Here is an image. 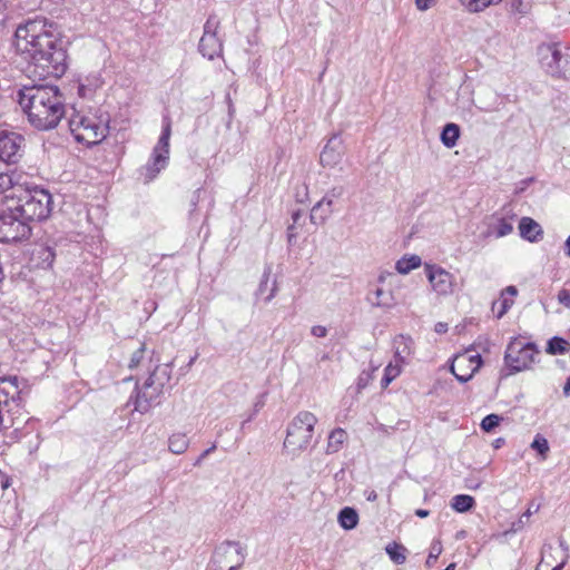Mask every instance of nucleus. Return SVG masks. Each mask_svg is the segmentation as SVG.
<instances>
[{
  "mask_svg": "<svg viewBox=\"0 0 570 570\" xmlns=\"http://www.w3.org/2000/svg\"><path fill=\"white\" fill-rule=\"evenodd\" d=\"M14 47L36 77L59 78L65 73L66 51L43 21L31 20L19 26L14 33Z\"/></svg>",
  "mask_w": 570,
  "mask_h": 570,
  "instance_id": "nucleus-1",
  "label": "nucleus"
},
{
  "mask_svg": "<svg viewBox=\"0 0 570 570\" xmlns=\"http://www.w3.org/2000/svg\"><path fill=\"white\" fill-rule=\"evenodd\" d=\"M19 105L39 130L58 126L65 115L63 97L57 86L35 85L19 91Z\"/></svg>",
  "mask_w": 570,
  "mask_h": 570,
  "instance_id": "nucleus-2",
  "label": "nucleus"
},
{
  "mask_svg": "<svg viewBox=\"0 0 570 570\" xmlns=\"http://www.w3.org/2000/svg\"><path fill=\"white\" fill-rule=\"evenodd\" d=\"M12 204L13 213L22 217L28 225L33 222H42L49 218L52 210V196L43 188L29 186L21 180L7 197Z\"/></svg>",
  "mask_w": 570,
  "mask_h": 570,
  "instance_id": "nucleus-3",
  "label": "nucleus"
},
{
  "mask_svg": "<svg viewBox=\"0 0 570 570\" xmlns=\"http://www.w3.org/2000/svg\"><path fill=\"white\" fill-rule=\"evenodd\" d=\"M316 423L317 417L312 412H298L287 428L284 449L293 455L305 451L312 442Z\"/></svg>",
  "mask_w": 570,
  "mask_h": 570,
  "instance_id": "nucleus-4",
  "label": "nucleus"
},
{
  "mask_svg": "<svg viewBox=\"0 0 570 570\" xmlns=\"http://www.w3.org/2000/svg\"><path fill=\"white\" fill-rule=\"evenodd\" d=\"M3 205L4 208L0 210V242L14 243L29 239L32 234L31 225L18 216V213H13L11 203L4 202Z\"/></svg>",
  "mask_w": 570,
  "mask_h": 570,
  "instance_id": "nucleus-5",
  "label": "nucleus"
},
{
  "mask_svg": "<svg viewBox=\"0 0 570 570\" xmlns=\"http://www.w3.org/2000/svg\"><path fill=\"white\" fill-rule=\"evenodd\" d=\"M539 354L537 345L523 337H514L505 350L504 362L511 372L529 370Z\"/></svg>",
  "mask_w": 570,
  "mask_h": 570,
  "instance_id": "nucleus-6",
  "label": "nucleus"
},
{
  "mask_svg": "<svg viewBox=\"0 0 570 570\" xmlns=\"http://www.w3.org/2000/svg\"><path fill=\"white\" fill-rule=\"evenodd\" d=\"M160 366H156L145 381L141 389L137 391L135 409L138 411H147L150 402L159 396L165 383L169 380L168 374L163 371V376L158 375Z\"/></svg>",
  "mask_w": 570,
  "mask_h": 570,
  "instance_id": "nucleus-7",
  "label": "nucleus"
},
{
  "mask_svg": "<svg viewBox=\"0 0 570 570\" xmlns=\"http://www.w3.org/2000/svg\"><path fill=\"white\" fill-rule=\"evenodd\" d=\"M23 386H20V380L17 375L0 377V405L7 407L8 412L17 411L24 404L23 389L27 387V381L22 380Z\"/></svg>",
  "mask_w": 570,
  "mask_h": 570,
  "instance_id": "nucleus-8",
  "label": "nucleus"
},
{
  "mask_svg": "<svg viewBox=\"0 0 570 570\" xmlns=\"http://www.w3.org/2000/svg\"><path fill=\"white\" fill-rule=\"evenodd\" d=\"M480 353L468 348L454 355L451 363V372L460 382H468L482 366Z\"/></svg>",
  "mask_w": 570,
  "mask_h": 570,
  "instance_id": "nucleus-9",
  "label": "nucleus"
},
{
  "mask_svg": "<svg viewBox=\"0 0 570 570\" xmlns=\"http://www.w3.org/2000/svg\"><path fill=\"white\" fill-rule=\"evenodd\" d=\"M243 563L244 554L237 543L222 544L213 556L214 570H237Z\"/></svg>",
  "mask_w": 570,
  "mask_h": 570,
  "instance_id": "nucleus-10",
  "label": "nucleus"
},
{
  "mask_svg": "<svg viewBox=\"0 0 570 570\" xmlns=\"http://www.w3.org/2000/svg\"><path fill=\"white\" fill-rule=\"evenodd\" d=\"M424 268L431 287L438 296H449L454 293L455 277L453 274L432 264H425Z\"/></svg>",
  "mask_w": 570,
  "mask_h": 570,
  "instance_id": "nucleus-11",
  "label": "nucleus"
},
{
  "mask_svg": "<svg viewBox=\"0 0 570 570\" xmlns=\"http://www.w3.org/2000/svg\"><path fill=\"white\" fill-rule=\"evenodd\" d=\"M218 26L219 21L216 17L210 16L204 26V35L199 41L200 53L209 60L218 57L223 50V45L216 35Z\"/></svg>",
  "mask_w": 570,
  "mask_h": 570,
  "instance_id": "nucleus-12",
  "label": "nucleus"
},
{
  "mask_svg": "<svg viewBox=\"0 0 570 570\" xmlns=\"http://www.w3.org/2000/svg\"><path fill=\"white\" fill-rule=\"evenodd\" d=\"M541 67L552 77H561L562 53L557 43H542L537 49Z\"/></svg>",
  "mask_w": 570,
  "mask_h": 570,
  "instance_id": "nucleus-13",
  "label": "nucleus"
},
{
  "mask_svg": "<svg viewBox=\"0 0 570 570\" xmlns=\"http://www.w3.org/2000/svg\"><path fill=\"white\" fill-rule=\"evenodd\" d=\"M80 125L87 134H76L75 138L78 142H101L106 138L108 129L106 124H97L92 119L82 118Z\"/></svg>",
  "mask_w": 570,
  "mask_h": 570,
  "instance_id": "nucleus-14",
  "label": "nucleus"
},
{
  "mask_svg": "<svg viewBox=\"0 0 570 570\" xmlns=\"http://www.w3.org/2000/svg\"><path fill=\"white\" fill-rule=\"evenodd\" d=\"M343 193L342 187H334L313 208L311 218L314 222L323 223L333 212V199L338 198Z\"/></svg>",
  "mask_w": 570,
  "mask_h": 570,
  "instance_id": "nucleus-15",
  "label": "nucleus"
},
{
  "mask_svg": "<svg viewBox=\"0 0 570 570\" xmlns=\"http://www.w3.org/2000/svg\"><path fill=\"white\" fill-rule=\"evenodd\" d=\"M169 145L156 146L153 153V161L146 168V181L153 180L158 173L167 166L169 159Z\"/></svg>",
  "mask_w": 570,
  "mask_h": 570,
  "instance_id": "nucleus-16",
  "label": "nucleus"
},
{
  "mask_svg": "<svg viewBox=\"0 0 570 570\" xmlns=\"http://www.w3.org/2000/svg\"><path fill=\"white\" fill-rule=\"evenodd\" d=\"M519 230L522 238L535 243L543 236L541 226L531 217H522L519 223Z\"/></svg>",
  "mask_w": 570,
  "mask_h": 570,
  "instance_id": "nucleus-17",
  "label": "nucleus"
},
{
  "mask_svg": "<svg viewBox=\"0 0 570 570\" xmlns=\"http://www.w3.org/2000/svg\"><path fill=\"white\" fill-rule=\"evenodd\" d=\"M393 347L395 360L405 363L406 358L413 353L414 342L410 336L400 334L394 337Z\"/></svg>",
  "mask_w": 570,
  "mask_h": 570,
  "instance_id": "nucleus-18",
  "label": "nucleus"
},
{
  "mask_svg": "<svg viewBox=\"0 0 570 570\" xmlns=\"http://www.w3.org/2000/svg\"><path fill=\"white\" fill-rule=\"evenodd\" d=\"M32 259L38 268H52L56 261V252L48 245H39L32 253Z\"/></svg>",
  "mask_w": 570,
  "mask_h": 570,
  "instance_id": "nucleus-19",
  "label": "nucleus"
},
{
  "mask_svg": "<svg viewBox=\"0 0 570 570\" xmlns=\"http://www.w3.org/2000/svg\"><path fill=\"white\" fill-rule=\"evenodd\" d=\"M517 294L515 286H508L502 291L500 299L492 305V309L497 312L498 317H502L512 307Z\"/></svg>",
  "mask_w": 570,
  "mask_h": 570,
  "instance_id": "nucleus-20",
  "label": "nucleus"
},
{
  "mask_svg": "<svg viewBox=\"0 0 570 570\" xmlns=\"http://www.w3.org/2000/svg\"><path fill=\"white\" fill-rule=\"evenodd\" d=\"M20 180L21 175L16 171H0V196L2 197V203L7 202L8 195L14 191Z\"/></svg>",
  "mask_w": 570,
  "mask_h": 570,
  "instance_id": "nucleus-21",
  "label": "nucleus"
},
{
  "mask_svg": "<svg viewBox=\"0 0 570 570\" xmlns=\"http://www.w3.org/2000/svg\"><path fill=\"white\" fill-rule=\"evenodd\" d=\"M346 440H347V433L344 429H342V428L334 429L328 435L326 452L327 453L338 452L343 448V444L346 442Z\"/></svg>",
  "mask_w": 570,
  "mask_h": 570,
  "instance_id": "nucleus-22",
  "label": "nucleus"
},
{
  "mask_svg": "<svg viewBox=\"0 0 570 570\" xmlns=\"http://www.w3.org/2000/svg\"><path fill=\"white\" fill-rule=\"evenodd\" d=\"M22 157L20 145H0V163L17 164Z\"/></svg>",
  "mask_w": 570,
  "mask_h": 570,
  "instance_id": "nucleus-23",
  "label": "nucleus"
},
{
  "mask_svg": "<svg viewBox=\"0 0 570 570\" xmlns=\"http://www.w3.org/2000/svg\"><path fill=\"white\" fill-rule=\"evenodd\" d=\"M385 551L389 556V558L395 563V564H403L406 561L407 558V549L396 541L390 542L385 547Z\"/></svg>",
  "mask_w": 570,
  "mask_h": 570,
  "instance_id": "nucleus-24",
  "label": "nucleus"
},
{
  "mask_svg": "<svg viewBox=\"0 0 570 570\" xmlns=\"http://www.w3.org/2000/svg\"><path fill=\"white\" fill-rule=\"evenodd\" d=\"M189 446V440L185 433H174L169 436L168 449L174 454H183Z\"/></svg>",
  "mask_w": 570,
  "mask_h": 570,
  "instance_id": "nucleus-25",
  "label": "nucleus"
},
{
  "mask_svg": "<svg viewBox=\"0 0 570 570\" xmlns=\"http://www.w3.org/2000/svg\"><path fill=\"white\" fill-rule=\"evenodd\" d=\"M404 363H400L395 360V363H389L384 368V374L381 380V387L383 390L387 389V386L401 375L402 373V365Z\"/></svg>",
  "mask_w": 570,
  "mask_h": 570,
  "instance_id": "nucleus-26",
  "label": "nucleus"
},
{
  "mask_svg": "<svg viewBox=\"0 0 570 570\" xmlns=\"http://www.w3.org/2000/svg\"><path fill=\"white\" fill-rule=\"evenodd\" d=\"M338 522L343 529L352 530L358 523V514L353 508L346 507L341 510L338 514Z\"/></svg>",
  "mask_w": 570,
  "mask_h": 570,
  "instance_id": "nucleus-27",
  "label": "nucleus"
},
{
  "mask_svg": "<svg viewBox=\"0 0 570 570\" xmlns=\"http://www.w3.org/2000/svg\"><path fill=\"white\" fill-rule=\"evenodd\" d=\"M570 351V343L560 337L553 336L548 341L546 352L550 355H563Z\"/></svg>",
  "mask_w": 570,
  "mask_h": 570,
  "instance_id": "nucleus-28",
  "label": "nucleus"
},
{
  "mask_svg": "<svg viewBox=\"0 0 570 570\" xmlns=\"http://www.w3.org/2000/svg\"><path fill=\"white\" fill-rule=\"evenodd\" d=\"M475 504V500L469 494H456L451 500V507L454 511L463 513L471 510Z\"/></svg>",
  "mask_w": 570,
  "mask_h": 570,
  "instance_id": "nucleus-29",
  "label": "nucleus"
},
{
  "mask_svg": "<svg viewBox=\"0 0 570 570\" xmlns=\"http://www.w3.org/2000/svg\"><path fill=\"white\" fill-rule=\"evenodd\" d=\"M421 257L417 255L404 256L396 262L395 268L400 274H407L421 266Z\"/></svg>",
  "mask_w": 570,
  "mask_h": 570,
  "instance_id": "nucleus-30",
  "label": "nucleus"
},
{
  "mask_svg": "<svg viewBox=\"0 0 570 570\" xmlns=\"http://www.w3.org/2000/svg\"><path fill=\"white\" fill-rule=\"evenodd\" d=\"M501 0H461V4L471 13L481 12L491 4H497Z\"/></svg>",
  "mask_w": 570,
  "mask_h": 570,
  "instance_id": "nucleus-31",
  "label": "nucleus"
},
{
  "mask_svg": "<svg viewBox=\"0 0 570 570\" xmlns=\"http://www.w3.org/2000/svg\"><path fill=\"white\" fill-rule=\"evenodd\" d=\"M531 449L538 452L542 461L547 460L550 446L548 440L543 435L537 434L534 436L531 443Z\"/></svg>",
  "mask_w": 570,
  "mask_h": 570,
  "instance_id": "nucleus-32",
  "label": "nucleus"
},
{
  "mask_svg": "<svg viewBox=\"0 0 570 570\" xmlns=\"http://www.w3.org/2000/svg\"><path fill=\"white\" fill-rule=\"evenodd\" d=\"M460 137V127L456 124H448L441 132L442 142H455Z\"/></svg>",
  "mask_w": 570,
  "mask_h": 570,
  "instance_id": "nucleus-33",
  "label": "nucleus"
},
{
  "mask_svg": "<svg viewBox=\"0 0 570 570\" xmlns=\"http://www.w3.org/2000/svg\"><path fill=\"white\" fill-rule=\"evenodd\" d=\"M502 417L498 414H489L481 421V429L484 432H492L497 426L500 425Z\"/></svg>",
  "mask_w": 570,
  "mask_h": 570,
  "instance_id": "nucleus-34",
  "label": "nucleus"
},
{
  "mask_svg": "<svg viewBox=\"0 0 570 570\" xmlns=\"http://www.w3.org/2000/svg\"><path fill=\"white\" fill-rule=\"evenodd\" d=\"M511 12L518 13L520 16H525L530 11V3L528 0H511Z\"/></svg>",
  "mask_w": 570,
  "mask_h": 570,
  "instance_id": "nucleus-35",
  "label": "nucleus"
},
{
  "mask_svg": "<svg viewBox=\"0 0 570 570\" xmlns=\"http://www.w3.org/2000/svg\"><path fill=\"white\" fill-rule=\"evenodd\" d=\"M145 351H146L145 344H141L139 346V348L132 353L129 364H128L129 368L134 370L140 365L142 358H144V355H145Z\"/></svg>",
  "mask_w": 570,
  "mask_h": 570,
  "instance_id": "nucleus-36",
  "label": "nucleus"
},
{
  "mask_svg": "<svg viewBox=\"0 0 570 570\" xmlns=\"http://www.w3.org/2000/svg\"><path fill=\"white\" fill-rule=\"evenodd\" d=\"M558 302L570 308V291L566 288L560 289L558 293Z\"/></svg>",
  "mask_w": 570,
  "mask_h": 570,
  "instance_id": "nucleus-37",
  "label": "nucleus"
},
{
  "mask_svg": "<svg viewBox=\"0 0 570 570\" xmlns=\"http://www.w3.org/2000/svg\"><path fill=\"white\" fill-rule=\"evenodd\" d=\"M169 138H170V121L168 120V118H165L163 132L158 139V142H168Z\"/></svg>",
  "mask_w": 570,
  "mask_h": 570,
  "instance_id": "nucleus-38",
  "label": "nucleus"
},
{
  "mask_svg": "<svg viewBox=\"0 0 570 570\" xmlns=\"http://www.w3.org/2000/svg\"><path fill=\"white\" fill-rule=\"evenodd\" d=\"M18 138H19V136L16 132H8L4 130H2L0 132V142L6 141V142L13 144V142H17Z\"/></svg>",
  "mask_w": 570,
  "mask_h": 570,
  "instance_id": "nucleus-39",
  "label": "nucleus"
},
{
  "mask_svg": "<svg viewBox=\"0 0 570 570\" xmlns=\"http://www.w3.org/2000/svg\"><path fill=\"white\" fill-rule=\"evenodd\" d=\"M312 334L315 336V337H325L326 334H327V330L325 326H322V325H315L312 327L311 330Z\"/></svg>",
  "mask_w": 570,
  "mask_h": 570,
  "instance_id": "nucleus-40",
  "label": "nucleus"
},
{
  "mask_svg": "<svg viewBox=\"0 0 570 570\" xmlns=\"http://www.w3.org/2000/svg\"><path fill=\"white\" fill-rule=\"evenodd\" d=\"M383 294H384L383 289L377 288L375 291V299L372 303L376 306H390V304L387 302H384L381 299Z\"/></svg>",
  "mask_w": 570,
  "mask_h": 570,
  "instance_id": "nucleus-41",
  "label": "nucleus"
},
{
  "mask_svg": "<svg viewBox=\"0 0 570 570\" xmlns=\"http://www.w3.org/2000/svg\"><path fill=\"white\" fill-rule=\"evenodd\" d=\"M433 0H415L416 9L420 11H426L431 8Z\"/></svg>",
  "mask_w": 570,
  "mask_h": 570,
  "instance_id": "nucleus-42",
  "label": "nucleus"
},
{
  "mask_svg": "<svg viewBox=\"0 0 570 570\" xmlns=\"http://www.w3.org/2000/svg\"><path fill=\"white\" fill-rule=\"evenodd\" d=\"M511 232H512V225L507 223L505 220H502L500 223L499 235L504 236V235L510 234Z\"/></svg>",
  "mask_w": 570,
  "mask_h": 570,
  "instance_id": "nucleus-43",
  "label": "nucleus"
},
{
  "mask_svg": "<svg viewBox=\"0 0 570 570\" xmlns=\"http://www.w3.org/2000/svg\"><path fill=\"white\" fill-rule=\"evenodd\" d=\"M434 331L438 333V334H444L448 332V324L446 323H443V322H439L435 324L434 326Z\"/></svg>",
  "mask_w": 570,
  "mask_h": 570,
  "instance_id": "nucleus-44",
  "label": "nucleus"
},
{
  "mask_svg": "<svg viewBox=\"0 0 570 570\" xmlns=\"http://www.w3.org/2000/svg\"><path fill=\"white\" fill-rule=\"evenodd\" d=\"M334 150L333 148L330 146V145H325L324 147V150L322 151L321 154V161L322 163H325L326 161V157L332 154Z\"/></svg>",
  "mask_w": 570,
  "mask_h": 570,
  "instance_id": "nucleus-45",
  "label": "nucleus"
},
{
  "mask_svg": "<svg viewBox=\"0 0 570 570\" xmlns=\"http://www.w3.org/2000/svg\"><path fill=\"white\" fill-rule=\"evenodd\" d=\"M429 514H430L429 510H424V509L415 510V515H417L419 518H426Z\"/></svg>",
  "mask_w": 570,
  "mask_h": 570,
  "instance_id": "nucleus-46",
  "label": "nucleus"
},
{
  "mask_svg": "<svg viewBox=\"0 0 570 570\" xmlns=\"http://www.w3.org/2000/svg\"><path fill=\"white\" fill-rule=\"evenodd\" d=\"M563 394L566 396H570V376L567 379V381L563 385Z\"/></svg>",
  "mask_w": 570,
  "mask_h": 570,
  "instance_id": "nucleus-47",
  "label": "nucleus"
},
{
  "mask_svg": "<svg viewBox=\"0 0 570 570\" xmlns=\"http://www.w3.org/2000/svg\"><path fill=\"white\" fill-rule=\"evenodd\" d=\"M216 449V445H212L209 449L205 450L203 452V454L200 455V458L198 459V462L202 461L204 458H206L209 453H212L213 451H215Z\"/></svg>",
  "mask_w": 570,
  "mask_h": 570,
  "instance_id": "nucleus-48",
  "label": "nucleus"
},
{
  "mask_svg": "<svg viewBox=\"0 0 570 570\" xmlns=\"http://www.w3.org/2000/svg\"><path fill=\"white\" fill-rule=\"evenodd\" d=\"M504 443V439L503 438H499L497 439L494 442H493V446L494 449H499L501 448V445Z\"/></svg>",
  "mask_w": 570,
  "mask_h": 570,
  "instance_id": "nucleus-49",
  "label": "nucleus"
},
{
  "mask_svg": "<svg viewBox=\"0 0 570 570\" xmlns=\"http://www.w3.org/2000/svg\"><path fill=\"white\" fill-rule=\"evenodd\" d=\"M438 556H439L438 553L436 554L430 553V556L428 557V560H426V564L431 566L432 562L438 559Z\"/></svg>",
  "mask_w": 570,
  "mask_h": 570,
  "instance_id": "nucleus-50",
  "label": "nucleus"
},
{
  "mask_svg": "<svg viewBox=\"0 0 570 570\" xmlns=\"http://www.w3.org/2000/svg\"><path fill=\"white\" fill-rule=\"evenodd\" d=\"M564 246H566V254H567V256L570 257V235L568 236Z\"/></svg>",
  "mask_w": 570,
  "mask_h": 570,
  "instance_id": "nucleus-51",
  "label": "nucleus"
},
{
  "mask_svg": "<svg viewBox=\"0 0 570 570\" xmlns=\"http://www.w3.org/2000/svg\"><path fill=\"white\" fill-rule=\"evenodd\" d=\"M368 501H375L377 499V494L375 491H371L366 498Z\"/></svg>",
  "mask_w": 570,
  "mask_h": 570,
  "instance_id": "nucleus-52",
  "label": "nucleus"
},
{
  "mask_svg": "<svg viewBox=\"0 0 570 570\" xmlns=\"http://www.w3.org/2000/svg\"><path fill=\"white\" fill-rule=\"evenodd\" d=\"M2 9H3V3L0 1V23H2L6 19V14L2 11Z\"/></svg>",
  "mask_w": 570,
  "mask_h": 570,
  "instance_id": "nucleus-53",
  "label": "nucleus"
},
{
  "mask_svg": "<svg viewBox=\"0 0 570 570\" xmlns=\"http://www.w3.org/2000/svg\"><path fill=\"white\" fill-rule=\"evenodd\" d=\"M293 230H294V227H293V226H291V227L288 228V240H289V242L292 240V237H294V233H293Z\"/></svg>",
  "mask_w": 570,
  "mask_h": 570,
  "instance_id": "nucleus-54",
  "label": "nucleus"
}]
</instances>
